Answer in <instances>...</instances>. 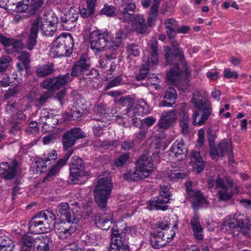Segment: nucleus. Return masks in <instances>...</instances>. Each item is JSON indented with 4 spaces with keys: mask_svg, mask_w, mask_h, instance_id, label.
<instances>
[{
    "mask_svg": "<svg viewBox=\"0 0 251 251\" xmlns=\"http://www.w3.org/2000/svg\"><path fill=\"white\" fill-rule=\"evenodd\" d=\"M191 102L195 109L192 115L194 126H201L208 120L212 114V107L211 102L207 98L204 91L196 90L193 94Z\"/></svg>",
    "mask_w": 251,
    "mask_h": 251,
    "instance_id": "nucleus-1",
    "label": "nucleus"
},
{
    "mask_svg": "<svg viewBox=\"0 0 251 251\" xmlns=\"http://www.w3.org/2000/svg\"><path fill=\"white\" fill-rule=\"evenodd\" d=\"M71 81V78L69 74L59 75L57 76L45 79L40 84V87L47 89L48 91L42 94L35 105L36 107H40L45 104L48 100L51 97V92L59 90Z\"/></svg>",
    "mask_w": 251,
    "mask_h": 251,
    "instance_id": "nucleus-2",
    "label": "nucleus"
},
{
    "mask_svg": "<svg viewBox=\"0 0 251 251\" xmlns=\"http://www.w3.org/2000/svg\"><path fill=\"white\" fill-rule=\"evenodd\" d=\"M112 189L113 183L110 177H99L97 179L93 193L95 201L100 208H104L107 206Z\"/></svg>",
    "mask_w": 251,
    "mask_h": 251,
    "instance_id": "nucleus-3",
    "label": "nucleus"
},
{
    "mask_svg": "<svg viewBox=\"0 0 251 251\" xmlns=\"http://www.w3.org/2000/svg\"><path fill=\"white\" fill-rule=\"evenodd\" d=\"M74 40L70 33L59 36L53 42L52 52L57 57L69 56L72 53Z\"/></svg>",
    "mask_w": 251,
    "mask_h": 251,
    "instance_id": "nucleus-4",
    "label": "nucleus"
},
{
    "mask_svg": "<svg viewBox=\"0 0 251 251\" xmlns=\"http://www.w3.org/2000/svg\"><path fill=\"white\" fill-rule=\"evenodd\" d=\"M107 36V33L102 32L100 30H95L92 32L90 35L91 49L97 51L103 50L106 52L109 51L110 50L108 46H113L114 45L112 42L115 40V37L113 38L111 42H108Z\"/></svg>",
    "mask_w": 251,
    "mask_h": 251,
    "instance_id": "nucleus-5",
    "label": "nucleus"
},
{
    "mask_svg": "<svg viewBox=\"0 0 251 251\" xmlns=\"http://www.w3.org/2000/svg\"><path fill=\"white\" fill-rule=\"evenodd\" d=\"M127 229L120 228L117 225L111 230V248L109 251H130L128 245L124 244Z\"/></svg>",
    "mask_w": 251,
    "mask_h": 251,
    "instance_id": "nucleus-6",
    "label": "nucleus"
},
{
    "mask_svg": "<svg viewBox=\"0 0 251 251\" xmlns=\"http://www.w3.org/2000/svg\"><path fill=\"white\" fill-rule=\"evenodd\" d=\"M170 189V185L168 184L160 186L159 195L151 199L149 201V206L150 209L166 210L168 205H166L169 201V198L171 196L169 191Z\"/></svg>",
    "mask_w": 251,
    "mask_h": 251,
    "instance_id": "nucleus-7",
    "label": "nucleus"
},
{
    "mask_svg": "<svg viewBox=\"0 0 251 251\" xmlns=\"http://www.w3.org/2000/svg\"><path fill=\"white\" fill-rule=\"evenodd\" d=\"M86 137V134L79 127L74 128L64 132L62 137L64 150H68L75 144L77 140Z\"/></svg>",
    "mask_w": 251,
    "mask_h": 251,
    "instance_id": "nucleus-8",
    "label": "nucleus"
},
{
    "mask_svg": "<svg viewBox=\"0 0 251 251\" xmlns=\"http://www.w3.org/2000/svg\"><path fill=\"white\" fill-rule=\"evenodd\" d=\"M124 34V31L122 30H119L117 32L115 35V40L112 42L114 45L113 46H108L109 49L111 50H109V51L106 52L102 58L99 61V66L101 68H105L106 67V62L117 58L118 55L117 50L122 43V36Z\"/></svg>",
    "mask_w": 251,
    "mask_h": 251,
    "instance_id": "nucleus-9",
    "label": "nucleus"
},
{
    "mask_svg": "<svg viewBox=\"0 0 251 251\" xmlns=\"http://www.w3.org/2000/svg\"><path fill=\"white\" fill-rule=\"evenodd\" d=\"M227 225L230 228H240L243 234L248 236L251 230V218L244 215L236 217L235 215L233 216L232 219L227 223Z\"/></svg>",
    "mask_w": 251,
    "mask_h": 251,
    "instance_id": "nucleus-10",
    "label": "nucleus"
},
{
    "mask_svg": "<svg viewBox=\"0 0 251 251\" xmlns=\"http://www.w3.org/2000/svg\"><path fill=\"white\" fill-rule=\"evenodd\" d=\"M177 230V224L175 223L173 225V229L171 235H164V233L160 234L151 233L150 237V241L152 247L154 249H159L166 245L175 236L176 231Z\"/></svg>",
    "mask_w": 251,
    "mask_h": 251,
    "instance_id": "nucleus-11",
    "label": "nucleus"
},
{
    "mask_svg": "<svg viewBox=\"0 0 251 251\" xmlns=\"http://www.w3.org/2000/svg\"><path fill=\"white\" fill-rule=\"evenodd\" d=\"M79 16V12L73 7H71L61 17V23L63 28L68 31L72 30L76 26Z\"/></svg>",
    "mask_w": 251,
    "mask_h": 251,
    "instance_id": "nucleus-12",
    "label": "nucleus"
},
{
    "mask_svg": "<svg viewBox=\"0 0 251 251\" xmlns=\"http://www.w3.org/2000/svg\"><path fill=\"white\" fill-rule=\"evenodd\" d=\"M36 23L37 32L40 28L42 34L46 36H52L55 33L57 27V22L47 21L40 17H36L32 24Z\"/></svg>",
    "mask_w": 251,
    "mask_h": 251,
    "instance_id": "nucleus-13",
    "label": "nucleus"
},
{
    "mask_svg": "<svg viewBox=\"0 0 251 251\" xmlns=\"http://www.w3.org/2000/svg\"><path fill=\"white\" fill-rule=\"evenodd\" d=\"M136 166L148 177L152 172L153 164L148 151H145L136 161Z\"/></svg>",
    "mask_w": 251,
    "mask_h": 251,
    "instance_id": "nucleus-14",
    "label": "nucleus"
},
{
    "mask_svg": "<svg viewBox=\"0 0 251 251\" xmlns=\"http://www.w3.org/2000/svg\"><path fill=\"white\" fill-rule=\"evenodd\" d=\"M100 213L95 217V221L97 226L102 230H107L111 226L112 215L110 210L106 206L104 208H100Z\"/></svg>",
    "mask_w": 251,
    "mask_h": 251,
    "instance_id": "nucleus-15",
    "label": "nucleus"
},
{
    "mask_svg": "<svg viewBox=\"0 0 251 251\" xmlns=\"http://www.w3.org/2000/svg\"><path fill=\"white\" fill-rule=\"evenodd\" d=\"M18 162L14 160L10 162H3L0 163V175L5 179H12L14 178L17 173Z\"/></svg>",
    "mask_w": 251,
    "mask_h": 251,
    "instance_id": "nucleus-16",
    "label": "nucleus"
},
{
    "mask_svg": "<svg viewBox=\"0 0 251 251\" xmlns=\"http://www.w3.org/2000/svg\"><path fill=\"white\" fill-rule=\"evenodd\" d=\"M0 43H1L5 48H8L10 46L12 47L13 50L7 49L6 51L10 54L13 52V51L19 52L20 50L25 48V45L22 40L19 39H14L12 38H8L2 34L0 33Z\"/></svg>",
    "mask_w": 251,
    "mask_h": 251,
    "instance_id": "nucleus-17",
    "label": "nucleus"
},
{
    "mask_svg": "<svg viewBox=\"0 0 251 251\" xmlns=\"http://www.w3.org/2000/svg\"><path fill=\"white\" fill-rule=\"evenodd\" d=\"M37 214L48 232L55 228L56 216L51 210L41 211Z\"/></svg>",
    "mask_w": 251,
    "mask_h": 251,
    "instance_id": "nucleus-18",
    "label": "nucleus"
},
{
    "mask_svg": "<svg viewBox=\"0 0 251 251\" xmlns=\"http://www.w3.org/2000/svg\"><path fill=\"white\" fill-rule=\"evenodd\" d=\"M177 118L176 111L171 110L162 113L157 124L158 127L162 130H167L176 122Z\"/></svg>",
    "mask_w": 251,
    "mask_h": 251,
    "instance_id": "nucleus-19",
    "label": "nucleus"
},
{
    "mask_svg": "<svg viewBox=\"0 0 251 251\" xmlns=\"http://www.w3.org/2000/svg\"><path fill=\"white\" fill-rule=\"evenodd\" d=\"M232 151L231 141H221L217 147H214L211 149L210 155L213 159H217L218 157H223Z\"/></svg>",
    "mask_w": 251,
    "mask_h": 251,
    "instance_id": "nucleus-20",
    "label": "nucleus"
},
{
    "mask_svg": "<svg viewBox=\"0 0 251 251\" xmlns=\"http://www.w3.org/2000/svg\"><path fill=\"white\" fill-rule=\"evenodd\" d=\"M90 67V64L87 62L84 56H81L79 60L72 68L71 74L69 75L71 78V80H72V76H77L82 74L85 73L87 75H90V71L89 70ZM68 74H70L69 73Z\"/></svg>",
    "mask_w": 251,
    "mask_h": 251,
    "instance_id": "nucleus-21",
    "label": "nucleus"
},
{
    "mask_svg": "<svg viewBox=\"0 0 251 251\" xmlns=\"http://www.w3.org/2000/svg\"><path fill=\"white\" fill-rule=\"evenodd\" d=\"M76 229V226L70 225L69 223L65 222L58 223L55 227L56 233L61 239H67L75 233Z\"/></svg>",
    "mask_w": 251,
    "mask_h": 251,
    "instance_id": "nucleus-22",
    "label": "nucleus"
},
{
    "mask_svg": "<svg viewBox=\"0 0 251 251\" xmlns=\"http://www.w3.org/2000/svg\"><path fill=\"white\" fill-rule=\"evenodd\" d=\"M136 5L132 0H128L125 4V7L122 12L117 15L118 18L124 23L129 22L133 19Z\"/></svg>",
    "mask_w": 251,
    "mask_h": 251,
    "instance_id": "nucleus-23",
    "label": "nucleus"
},
{
    "mask_svg": "<svg viewBox=\"0 0 251 251\" xmlns=\"http://www.w3.org/2000/svg\"><path fill=\"white\" fill-rule=\"evenodd\" d=\"M170 154H174L175 159L178 161L183 160L186 156L187 148L182 140L176 141L169 150Z\"/></svg>",
    "mask_w": 251,
    "mask_h": 251,
    "instance_id": "nucleus-24",
    "label": "nucleus"
},
{
    "mask_svg": "<svg viewBox=\"0 0 251 251\" xmlns=\"http://www.w3.org/2000/svg\"><path fill=\"white\" fill-rule=\"evenodd\" d=\"M72 153L73 151H69L63 158L60 159L56 164L49 171L46 177L42 180V182H44L46 180H50L52 177L57 174L61 168L65 165Z\"/></svg>",
    "mask_w": 251,
    "mask_h": 251,
    "instance_id": "nucleus-25",
    "label": "nucleus"
},
{
    "mask_svg": "<svg viewBox=\"0 0 251 251\" xmlns=\"http://www.w3.org/2000/svg\"><path fill=\"white\" fill-rule=\"evenodd\" d=\"M239 191V188L229 181L228 182V187L223 188L218 191L217 196L221 201H227L231 199L234 194H237Z\"/></svg>",
    "mask_w": 251,
    "mask_h": 251,
    "instance_id": "nucleus-26",
    "label": "nucleus"
},
{
    "mask_svg": "<svg viewBox=\"0 0 251 251\" xmlns=\"http://www.w3.org/2000/svg\"><path fill=\"white\" fill-rule=\"evenodd\" d=\"M83 207H81L79 203L75 202L73 205L71 211L68 214L65 220L68 223L77 224L81 219L82 216L81 213L83 212Z\"/></svg>",
    "mask_w": 251,
    "mask_h": 251,
    "instance_id": "nucleus-27",
    "label": "nucleus"
},
{
    "mask_svg": "<svg viewBox=\"0 0 251 251\" xmlns=\"http://www.w3.org/2000/svg\"><path fill=\"white\" fill-rule=\"evenodd\" d=\"M41 220L39 219L37 214H36L28 223V229L30 233L33 234H42L48 233Z\"/></svg>",
    "mask_w": 251,
    "mask_h": 251,
    "instance_id": "nucleus-28",
    "label": "nucleus"
},
{
    "mask_svg": "<svg viewBox=\"0 0 251 251\" xmlns=\"http://www.w3.org/2000/svg\"><path fill=\"white\" fill-rule=\"evenodd\" d=\"M190 225L195 239L199 241H202L203 239V229L200 224V217L198 214H195L192 218Z\"/></svg>",
    "mask_w": 251,
    "mask_h": 251,
    "instance_id": "nucleus-29",
    "label": "nucleus"
},
{
    "mask_svg": "<svg viewBox=\"0 0 251 251\" xmlns=\"http://www.w3.org/2000/svg\"><path fill=\"white\" fill-rule=\"evenodd\" d=\"M187 194L189 197L195 200L192 202L194 209H198L201 203H204L207 204L208 203V201L205 200L201 191L197 189L189 190Z\"/></svg>",
    "mask_w": 251,
    "mask_h": 251,
    "instance_id": "nucleus-30",
    "label": "nucleus"
},
{
    "mask_svg": "<svg viewBox=\"0 0 251 251\" xmlns=\"http://www.w3.org/2000/svg\"><path fill=\"white\" fill-rule=\"evenodd\" d=\"M89 176V174L83 169L70 170L69 179L74 184L81 183V179L83 181H86Z\"/></svg>",
    "mask_w": 251,
    "mask_h": 251,
    "instance_id": "nucleus-31",
    "label": "nucleus"
},
{
    "mask_svg": "<svg viewBox=\"0 0 251 251\" xmlns=\"http://www.w3.org/2000/svg\"><path fill=\"white\" fill-rule=\"evenodd\" d=\"M36 25V23L32 24L29 34L28 35L25 42V47L29 50H32L37 44L38 33L37 32V26Z\"/></svg>",
    "mask_w": 251,
    "mask_h": 251,
    "instance_id": "nucleus-32",
    "label": "nucleus"
},
{
    "mask_svg": "<svg viewBox=\"0 0 251 251\" xmlns=\"http://www.w3.org/2000/svg\"><path fill=\"white\" fill-rule=\"evenodd\" d=\"M132 22V27L139 33H144L147 30V24L145 19L140 14L135 15L133 17V19L131 20Z\"/></svg>",
    "mask_w": 251,
    "mask_h": 251,
    "instance_id": "nucleus-33",
    "label": "nucleus"
},
{
    "mask_svg": "<svg viewBox=\"0 0 251 251\" xmlns=\"http://www.w3.org/2000/svg\"><path fill=\"white\" fill-rule=\"evenodd\" d=\"M52 244V241L50 235H43L35 238V244L33 246L38 248H44L43 250L46 251L50 250V247Z\"/></svg>",
    "mask_w": 251,
    "mask_h": 251,
    "instance_id": "nucleus-34",
    "label": "nucleus"
},
{
    "mask_svg": "<svg viewBox=\"0 0 251 251\" xmlns=\"http://www.w3.org/2000/svg\"><path fill=\"white\" fill-rule=\"evenodd\" d=\"M86 109V105L82 100H76L71 109L72 117L74 120H77L85 113Z\"/></svg>",
    "mask_w": 251,
    "mask_h": 251,
    "instance_id": "nucleus-35",
    "label": "nucleus"
},
{
    "mask_svg": "<svg viewBox=\"0 0 251 251\" xmlns=\"http://www.w3.org/2000/svg\"><path fill=\"white\" fill-rule=\"evenodd\" d=\"M191 162L195 164V168L198 173L201 172L205 168V162L200 155V151H193L192 152L191 156Z\"/></svg>",
    "mask_w": 251,
    "mask_h": 251,
    "instance_id": "nucleus-36",
    "label": "nucleus"
},
{
    "mask_svg": "<svg viewBox=\"0 0 251 251\" xmlns=\"http://www.w3.org/2000/svg\"><path fill=\"white\" fill-rule=\"evenodd\" d=\"M166 33L169 38L175 37L178 25L175 19L173 18L167 19L164 22Z\"/></svg>",
    "mask_w": 251,
    "mask_h": 251,
    "instance_id": "nucleus-37",
    "label": "nucleus"
},
{
    "mask_svg": "<svg viewBox=\"0 0 251 251\" xmlns=\"http://www.w3.org/2000/svg\"><path fill=\"white\" fill-rule=\"evenodd\" d=\"M147 177L136 166L134 171H129L124 175V178L128 181H137Z\"/></svg>",
    "mask_w": 251,
    "mask_h": 251,
    "instance_id": "nucleus-38",
    "label": "nucleus"
},
{
    "mask_svg": "<svg viewBox=\"0 0 251 251\" xmlns=\"http://www.w3.org/2000/svg\"><path fill=\"white\" fill-rule=\"evenodd\" d=\"M173 50L171 54L172 60L173 57H178L179 60L181 62L183 65L186 76H188L190 72L186 62L184 61V56L182 49L178 48Z\"/></svg>",
    "mask_w": 251,
    "mask_h": 251,
    "instance_id": "nucleus-39",
    "label": "nucleus"
},
{
    "mask_svg": "<svg viewBox=\"0 0 251 251\" xmlns=\"http://www.w3.org/2000/svg\"><path fill=\"white\" fill-rule=\"evenodd\" d=\"M54 72V65L52 63L37 67L36 69L37 76L39 77H44L49 75Z\"/></svg>",
    "mask_w": 251,
    "mask_h": 251,
    "instance_id": "nucleus-40",
    "label": "nucleus"
},
{
    "mask_svg": "<svg viewBox=\"0 0 251 251\" xmlns=\"http://www.w3.org/2000/svg\"><path fill=\"white\" fill-rule=\"evenodd\" d=\"M119 103L123 106H129L126 110V113L128 116L133 117L135 115V109L130 107L132 103V100L131 98L126 96L122 97L119 99Z\"/></svg>",
    "mask_w": 251,
    "mask_h": 251,
    "instance_id": "nucleus-41",
    "label": "nucleus"
},
{
    "mask_svg": "<svg viewBox=\"0 0 251 251\" xmlns=\"http://www.w3.org/2000/svg\"><path fill=\"white\" fill-rule=\"evenodd\" d=\"M159 2V0H153V3L150 8V15L148 18V23L150 26L151 25V22L158 15Z\"/></svg>",
    "mask_w": 251,
    "mask_h": 251,
    "instance_id": "nucleus-42",
    "label": "nucleus"
},
{
    "mask_svg": "<svg viewBox=\"0 0 251 251\" xmlns=\"http://www.w3.org/2000/svg\"><path fill=\"white\" fill-rule=\"evenodd\" d=\"M182 71L179 68L178 64H176L173 68H171L167 74V79L172 82H175L181 74Z\"/></svg>",
    "mask_w": 251,
    "mask_h": 251,
    "instance_id": "nucleus-43",
    "label": "nucleus"
},
{
    "mask_svg": "<svg viewBox=\"0 0 251 251\" xmlns=\"http://www.w3.org/2000/svg\"><path fill=\"white\" fill-rule=\"evenodd\" d=\"M71 208L67 202H61L57 206L56 212L58 216L65 219L71 211Z\"/></svg>",
    "mask_w": 251,
    "mask_h": 251,
    "instance_id": "nucleus-44",
    "label": "nucleus"
},
{
    "mask_svg": "<svg viewBox=\"0 0 251 251\" xmlns=\"http://www.w3.org/2000/svg\"><path fill=\"white\" fill-rule=\"evenodd\" d=\"M150 62L143 64L139 70V72L136 74L135 78L138 81L144 80L146 78L147 74L150 71Z\"/></svg>",
    "mask_w": 251,
    "mask_h": 251,
    "instance_id": "nucleus-45",
    "label": "nucleus"
},
{
    "mask_svg": "<svg viewBox=\"0 0 251 251\" xmlns=\"http://www.w3.org/2000/svg\"><path fill=\"white\" fill-rule=\"evenodd\" d=\"M181 132L184 135H187L189 131V118L187 114L184 113L179 123Z\"/></svg>",
    "mask_w": 251,
    "mask_h": 251,
    "instance_id": "nucleus-46",
    "label": "nucleus"
},
{
    "mask_svg": "<svg viewBox=\"0 0 251 251\" xmlns=\"http://www.w3.org/2000/svg\"><path fill=\"white\" fill-rule=\"evenodd\" d=\"M30 56L31 54L28 52L24 50L21 52L17 57L22 62L24 67L26 70H27L29 68V64L31 61Z\"/></svg>",
    "mask_w": 251,
    "mask_h": 251,
    "instance_id": "nucleus-47",
    "label": "nucleus"
},
{
    "mask_svg": "<svg viewBox=\"0 0 251 251\" xmlns=\"http://www.w3.org/2000/svg\"><path fill=\"white\" fill-rule=\"evenodd\" d=\"M171 225V224H169L166 222H159L155 225V231L153 233L160 234L161 233H164V235H169V232L167 231V229Z\"/></svg>",
    "mask_w": 251,
    "mask_h": 251,
    "instance_id": "nucleus-48",
    "label": "nucleus"
},
{
    "mask_svg": "<svg viewBox=\"0 0 251 251\" xmlns=\"http://www.w3.org/2000/svg\"><path fill=\"white\" fill-rule=\"evenodd\" d=\"M126 49L128 57H136L139 55L140 53V49L139 46L135 43H132L128 44Z\"/></svg>",
    "mask_w": 251,
    "mask_h": 251,
    "instance_id": "nucleus-49",
    "label": "nucleus"
},
{
    "mask_svg": "<svg viewBox=\"0 0 251 251\" xmlns=\"http://www.w3.org/2000/svg\"><path fill=\"white\" fill-rule=\"evenodd\" d=\"M20 91V87L19 85H16L13 87H10L7 90L3 95V98L5 100H9L13 97H15L19 94Z\"/></svg>",
    "mask_w": 251,
    "mask_h": 251,
    "instance_id": "nucleus-50",
    "label": "nucleus"
},
{
    "mask_svg": "<svg viewBox=\"0 0 251 251\" xmlns=\"http://www.w3.org/2000/svg\"><path fill=\"white\" fill-rule=\"evenodd\" d=\"M129 158V153H123L115 159L114 164L117 167L122 168L128 161Z\"/></svg>",
    "mask_w": 251,
    "mask_h": 251,
    "instance_id": "nucleus-51",
    "label": "nucleus"
},
{
    "mask_svg": "<svg viewBox=\"0 0 251 251\" xmlns=\"http://www.w3.org/2000/svg\"><path fill=\"white\" fill-rule=\"evenodd\" d=\"M83 161L79 157L74 156L71 158L70 170L83 169Z\"/></svg>",
    "mask_w": 251,
    "mask_h": 251,
    "instance_id": "nucleus-52",
    "label": "nucleus"
},
{
    "mask_svg": "<svg viewBox=\"0 0 251 251\" xmlns=\"http://www.w3.org/2000/svg\"><path fill=\"white\" fill-rule=\"evenodd\" d=\"M44 3V0H31L28 13L30 15L34 14Z\"/></svg>",
    "mask_w": 251,
    "mask_h": 251,
    "instance_id": "nucleus-53",
    "label": "nucleus"
},
{
    "mask_svg": "<svg viewBox=\"0 0 251 251\" xmlns=\"http://www.w3.org/2000/svg\"><path fill=\"white\" fill-rule=\"evenodd\" d=\"M116 8L114 6L105 4L100 13V15H106L108 17H112L116 15Z\"/></svg>",
    "mask_w": 251,
    "mask_h": 251,
    "instance_id": "nucleus-54",
    "label": "nucleus"
},
{
    "mask_svg": "<svg viewBox=\"0 0 251 251\" xmlns=\"http://www.w3.org/2000/svg\"><path fill=\"white\" fill-rule=\"evenodd\" d=\"M167 176L171 180H174L183 179L186 176V175L184 173L176 172L172 170L168 171Z\"/></svg>",
    "mask_w": 251,
    "mask_h": 251,
    "instance_id": "nucleus-55",
    "label": "nucleus"
},
{
    "mask_svg": "<svg viewBox=\"0 0 251 251\" xmlns=\"http://www.w3.org/2000/svg\"><path fill=\"white\" fill-rule=\"evenodd\" d=\"M22 124L18 122H13L11 123L9 133L13 135H19L21 133Z\"/></svg>",
    "mask_w": 251,
    "mask_h": 251,
    "instance_id": "nucleus-56",
    "label": "nucleus"
},
{
    "mask_svg": "<svg viewBox=\"0 0 251 251\" xmlns=\"http://www.w3.org/2000/svg\"><path fill=\"white\" fill-rule=\"evenodd\" d=\"M164 98L170 101H175L177 98L176 90L172 87H169L166 91Z\"/></svg>",
    "mask_w": 251,
    "mask_h": 251,
    "instance_id": "nucleus-57",
    "label": "nucleus"
},
{
    "mask_svg": "<svg viewBox=\"0 0 251 251\" xmlns=\"http://www.w3.org/2000/svg\"><path fill=\"white\" fill-rule=\"evenodd\" d=\"M12 61L11 58L9 56H3L0 59V73L5 71L9 63Z\"/></svg>",
    "mask_w": 251,
    "mask_h": 251,
    "instance_id": "nucleus-58",
    "label": "nucleus"
},
{
    "mask_svg": "<svg viewBox=\"0 0 251 251\" xmlns=\"http://www.w3.org/2000/svg\"><path fill=\"white\" fill-rule=\"evenodd\" d=\"M29 0H25L24 2L17 3L16 9L18 12L24 13L29 9Z\"/></svg>",
    "mask_w": 251,
    "mask_h": 251,
    "instance_id": "nucleus-59",
    "label": "nucleus"
},
{
    "mask_svg": "<svg viewBox=\"0 0 251 251\" xmlns=\"http://www.w3.org/2000/svg\"><path fill=\"white\" fill-rule=\"evenodd\" d=\"M14 247L13 241L9 237L2 236L0 237V247L5 248L9 246Z\"/></svg>",
    "mask_w": 251,
    "mask_h": 251,
    "instance_id": "nucleus-60",
    "label": "nucleus"
},
{
    "mask_svg": "<svg viewBox=\"0 0 251 251\" xmlns=\"http://www.w3.org/2000/svg\"><path fill=\"white\" fill-rule=\"evenodd\" d=\"M37 123L35 121H31L28 125V127L26 131L28 133L36 134L39 131V127L37 126Z\"/></svg>",
    "mask_w": 251,
    "mask_h": 251,
    "instance_id": "nucleus-61",
    "label": "nucleus"
},
{
    "mask_svg": "<svg viewBox=\"0 0 251 251\" xmlns=\"http://www.w3.org/2000/svg\"><path fill=\"white\" fill-rule=\"evenodd\" d=\"M79 11L80 12L79 14H80L83 18H86L94 14L95 9L91 7H89L87 5V8H82V9H80Z\"/></svg>",
    "mask_w": 251,
    "mask_h": 251,
    "instance_id": "nucleus-62",
    "label": "nucleus"
},
{
    "mask_svg": "<svg viewBox=\"0 0 251 251\" xmlns=\"http://www.w3.org/2000/svg\"><path fill=\"white\" fill-rule=\"evenodd\" d=\"M105 127L104 124L101 122L98 126H93V132L94 135L97 137H100L103 134V128Z\"/></svg>",
    "mask_w": 251,
    "mask_h": 251,
    "instance_id": "nucleus-63",
    "label": "nucleus"
},
{
    "mask_svg": "<svg viewBox=\"0 0 251 251\" xmlns=\"http://www.w3.org/2000/svg\"><path fill=\"white\" fill-rule=\"evenodd\" d=\"M17 106L18 103L17 102L10 103L9 102L5 107V111L8 115H12L17 109Z\"/></svg>",
    "mask_w": 251,
    "mask_h": 251,
    "instance_id": "nucleus-64",
    "label": "nucleus"
}]
</instances>
